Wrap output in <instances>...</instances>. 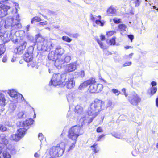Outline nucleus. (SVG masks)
<instances>
[{
  "mask_svg": "<svg viewBox=\"0 0 158 158\" xmlns=\"http://www.w3.org/2000/svg\"><path fill=\"white\" fill-rule=\"evenodd\" d=\"M25 134V130L20 128L17 130V134L11 135V139L17 142L23 137Z\"/></svg>",
  "mask_w": 158,
  "mask_h": 158,
  "instance_id": "9b49d317",
  "label": "nucleus"
},
{
  "mask_svg": "<svg viewBox=\"0 0 158 158\" xmlns=\"http://www.w3.org/2000/svg\"><path fill=\"white\" fill-rule=\"evenodd\" d=\"M66 79L65 80V85L66 87L69 89H71L73 87L75 86V82L73 81V79L72 78H69V76L66 75ZM64 86V85H62Z\"/></svg>",
  "mask_w": 158,
  "mask_h": 158,
  "instance_id": "dca6fc26",
  "label": "nucleus"
},
{
  "mask_svg": "<svg viewBox=\"0 0 158 158\" xmlns=\"http://www.w3.org/2000/svg\"><path fill=\"white\" fill-rule=\"evenodd\" d=\"M30 27V25H27L26 27V31H29V28Z\"/></svg>",
  "mask_w": 158,
  "mask_h": 158,
  "instance_id": "338daca9",
  "label": "nucleus"
},
{
  "mask_svg": "<svg viewBox=\"0 0 158 158\" xmlns=\"http://www.w3.org/2000/svg\"><path fill=\"white\" fill-rule=\"evenodd\" d=\"M109 43L111 45H114L115 44V38H113L110 40Z\"/></svg>",
  "mask_w": 158,
  "mask_h": 158,
  "instance_id": "a19ab883",
  "label": "nucleus"
},
{
  "mask_svg": "<svg viewBox=\"0 0 158 158\" xmlns=\"http://www.w3.org/2000/svg\"><path fill=\"white\" fill-rule=\"evenodd\" d=\"M38 138L40 141L42 143L43 139V135L41 133H39L38 134Z\"/></svg>",
  "mask_w": 158,
  "mask_h": 158,
  "instance_id": "c03bdc74",
  "label": "nucleus"
},
{
  "mask_svg": "<svg viewBox=\"0 0 158 158\" xmlns=\"http://www.w3.org/2000/svg\"><path fill=\"white\" fill-rule=\"evenodd\" d=\"M131 64L132 62H126L123 64V67L130 66L131 65Z\"/></svg>",
  "mask_w": 158,
  "mask_h": 158,
  "instance_id": "de8ad7c7",
  "label": "nucleus"
},
{
  "mask_svg": "<svg viewBox=\"0 0 158 158\" xmlns=\"http://www.w3.org/2000/svg\"><path fill=\"white\" fill-rule=\"evenodd\" d=\"M6 148L8 149V150L12 151L14 150V148L13 146L10 144H8L7 146H6L5 147Z\"/></svg>",
  "mask_w": 158,
  "mask_h": 158,
  "instance_id": "e433bc0d",
  "label": "nucleus"
},
{
  "mask_svg": "<svg viewBox=\"0 0 158 158\" xmlns=\"http://www.w3.org/2000/svg\"><path fill=\"white\" fill-rule=\"evenodd\" d=\"M91 147L92 148L93 152L94 153H97L99 151V148L97 144L95 143Z\"/></svg>",
  "mask_w": 158,
  "mask_h": 158,
  "instance_id": "bb28decb",
  "label": "nucleus"
},
{
  "mask_svg": "<svg viewBox=\"0 0 158 158\" xmlns=\"http://www.w3.org/2000/svg\"><path fill=\"white\" fill-rule=\"evenodd\" d=\"M112 102L110 101H109L107 102V103L106 105V106L107 108L108 107H112Z\"/></svg>",
  "mask_w": 158,
  "mask_h": 158,
  "instance_id": "37998d69",
  "label": "nucleus"
},
{
  "mask_svg": "<svg viewBox=\"0 0 158 158\" xmlns=\"http://www.w3.org/2000/svg\"><path fill=\"white\" fill-rule=\"evenodd\" d=\"M97 41L100 47L101 48H104V46L103 45L101 41H100L98 39H97Z\"/></svg>",
  "mask_w": 158,
  "mask_h": 158,
  "instance_id": "49530a36",
  "label": "nucleus"
},
{
  "mask_svg": "<svg viewBox=\"0 0 158 158\" xmlns=\"http://www.w3.org/2000/svg\"><path fill=\"white\" fill-rule=\"evenodd\" d=\"M35 40L37 42L41 43L44 41V39L41 36L40 34L36 35Z\"/></svg>",
  "mask_w": 158,
  "mask_h": 158,
  "instance_id": "cd10ccee",
  "label": "nucleus"
},
{
  "mask_svg": "<svg viewBox=\"0 0 158 158\" xmlns=\"http://www.w3.org/2000/svg\"><path fill=\"white\" fill-rule=\"evenodd\" d=\"M128 37L131 40V41L132 42L134 39L133 35H128Z\"/></svg>",
  "mask_w": 158,
  "mask_h": 158,
  "instance_id": "4d7b16f0",
  "label": "nucleus"
},
{
  "mask_svg": "<svg viewBox=\"0 0 158 158\" xmlns=\"http://www.w3.org/2000/svg\"><path fill=\"white\" fill-rule=\"evenodd\" d=\"M112 91L114 93L117 95H118L121 93L118 90L115 89H112Z\"/></svg>",
  "mask_w": 158,
  "mask_h": 158,
  "instance_id": "79ce46f5",
  "label": "nucleus"
},
{
  "mask_svg": "<svg viewBox=\"0 0 158 158\" xmlns=\"http://www.w3.org/2000/svg\"><path fill=\"white\" fill-rule=\"evenodd\" d=\"M75 112L78 115H80L83 112V108L80 105H77L75 107Z\"/></svg>",
  "mask_w": 158,
  "mask_h": 158,
  "instance_id": "4be33fe9",
  "label": "nucleus"
},
{
  "mask_svg": "<svg viewBox=\"0 0 158 158\" xmlns=\"http://www.w3.org/2000/svg\"><path fill=\"white\" fill-rule=\"evenodd\" d=\"M66 75L64 74H54L50 81V84L54 86H56L61 84L62 86L65 85V81L66 79Z\"/></svg>",
  "mask_w": 158,
  "mask_h": 158,
  "instance_id": "20e7f679",
  "label": "nucleus"
},
{
  "mask_svg": "<svg viewBox=\"0 0 158 158\" xmlns=\"http://www.w3.org/2000/svg\"><path fill=\"white\" fill-rule=\"evenodd\" d=\"M105 136V135L104 134L100 136H99L97 139V140L98 141H100L102 137H103Z\"/></svg>",
  "mask_w": 158,
  "mask_h": 158,
  "instance_id": "13d9d810",
  "label": "nucleus"
},
{
  "mask_svg": "<svg viewBox=\"0 0 158 158\" xmlns=\"http://www.w3.org/2000/svg\"><path fill=\"white\" fill-rule=\"evenodd\" d=\"M96 131L98 132H103V129L102 127H98Z\"/></svg>",
  "mask_w": 158,
  "mask_h": 158,
  "instance_id": "5fc2aeb1",
  "label": "nucleus"
},
{
  "mask_svg": "<svg viewBox=\"0 0 158 158\" xmlns=\"http://www.w3.org/2000/svg\"><path fill=\"white\" fill-rule=\"evenodd\" d=\"M94 78H91L81 84L79 87V89H82L86 87L88 85H89L90 83H92L94 82Z\"/></svg>",
  "mask_w": 158,
  "mask_h": 158,
  "instance_id": "f3484780",
  "label": "nucleus"
},
{
  "mask_svg": "<svg viewBox=\"0 0 158 158\" xmlns=\"http://www.w3.org/2000/svg\"><path fill=\"white\" fill-rule=\"evenodd\" d=\"M6 130V128L4 126L0 125V130L2 131H4Z\"/></svg>",
  "mask_w": 158,
  "mask_h": 158,
  "instance_id": "09e8293b",
  "label": "nucleus"
},
{
  "mask_svg": "<svg viewBox=\"0 0 158 158\" xmlns=\"http://www.w3.org/2000/svg\"><path fill=\"white\" fill-rule=\"evenodd\" d=\"M151 84L152 85V87H155V86L157 85V83L155 81H153L151 82Z\"/></svg>",
  "mask_w": 158,
  "mask_h": 158,
  "instance_id": "680f3d73",
  "label": "nucleus"
},
{
  "mask_svg": "<svg viewBox=\"0 0 158 158\" xmlns=\"http://www.w3.org/2000/svg\"><path fill=\"white\" fill-rule=\"evenodd\" d=\"M67 118H69V117H70V118H73V114H71V113L70 111H69L68 112L67 114Z\"/></svg>",
  "mask_w": 158,
  "mask_h": 158,
  "instance_id": "3c124183",
  "label": "nucleus"
},
{
  "mask_svg": "<svg viewBox=\"0 0 158 158\" xmlns=\"http://www.w3.org/2000/svg\"><path fill=\"white\" fill-rule=\"evenodd\" d=\"M33 120L31 118L27 119L25 121L23 122L20 123V125L21 127H23L22 128L20 129H24L25 130V133L26 131L29 128V126L32 124L33 122Z\"/></svg>",
  "mask_w": 158,
  "mask_h": 158,
  "instance_id": "2eb2a0df",
  "label": "nucleus"
},
{
  "mask_svg": "<svg viewBox=\"0 0 158 158\" xmlns=\"http://www.w3.org/2000/svg\"><path fill=\"white\" fill-rule=\"evenodd\" d=\"M114 33V32L113 31H109L107 33V35L109 37L112 36Z\"/></svg>",
  "mask_w": 158,
  "mask_h": 158,
  "instance_id": "864d4df0",
  "label": "nucleus"
},
{
  "mask_svg": "<svg viewBox=\"0 0 158 158\" xmlns=\"http://www.w3.org/2000/svg\"><path fill=\"white\" fill-rule=\"evenodd\" d=\"M74 98V95L72 93L69 94L67 96L68 101L70 103H72L73 102Z\"/></svg>",
  "mask_w": 158,
  "mask_h": 158,
  "instance_id": "a878e982",
  "label": "nucleus"
},
{
  "mask_svg": "<svg viewBox=\"0 0 158 158\" xmlns=\"http://www.w3.org/2000/svg\"><path fill=\"white\" fill-rule=\"evenodd\" d=\"M7 61V59L6 57H4L2 59V61L3 62L5 63Z\"/></svg>",
  "mask_w": 158,
  "mask_h": 158,
  "instance_id": "69168bd1",
  "label": "nucleus"
},
{
  "mask_svg": "<svg viewBox=\"0 0 158 158\" xmlns=\"http://www.w3.org/2000/svg\"><path fill=\"white\" fill-rule=\"evenodd\" d=\"M103 89V85L101 84L96 83L94 78V82L90 83L88 90L91 93H98L102 91Z\"/></svg>",
  "mask_w": 158,
  "mask_h": 158,
  "instance_id": "1a4fd4ad",
  "label": "nucleus"
},
{
  "mask_svg": "<svg viewBox=\"0 0 158 158\" xmlns=\"http://www.w3.org/2000/svg\"><path fill=\"white\" fill-rule=\"evenodd\" d=\"M118 28L120 29L121 31L123 32L126 31L127 27L124 24H120L119 25Z\"/></svg>",
  "mask_w": 158,
  "mask_h": 158,
  "instance_id": "7c9ffc66",
  "label": "nucleus"
},
{
  "mask_svg": "<svg viewBox=\"0 0 158 158\" xmlns=\"http://www.w3.org/2000/svg\"><path fill=\"white\" fill-rule=\"evenodd\" d=\"M95 23L101 26H103L104 25V22L101 21L100 20H96Z\"/></svg>",
  "mask_w": 158,
  "mask_h": 158,
  "instance_id": "58836bf2",
  "label": "nucleus"
},
{
  "mask_svg": "<svg viewBox=\"0 0 158 158\" xmlns=\"http://www.w3.org/2000/svg\"><path fill=\"white\" fill-rule=\"evenodd\" d=\"M76 69V63H70L66 66V70L68 72H70L74 71Z\"/></svg>",
  "mask_w": 158,
  "mask_h": 158,
  "instance_id": "aec40b11",
  "label": "nucleus"
},
{
  "mask_svg": "<svg viewBox=\"0 0 158 158\" xmlns=\"http://www.w3.org/2000/svg\"><path fill=\"white\" fill-rule=\"evenodd\" d=\"M47 24V21H45L44 22H40L39 23L38 25L40 26H44L46 25Z\"/></svg>",
  "mask_w": 158,
  "mask_h": 158,
  "instance_id": "8fccbe9b",
  "label": "nucleus"
},
{
  "mask_svg": "<svg viewBox=\"0 0 158 158\" xmlns=\"http://www.w3.org/2000/svg\"><path fill=\"white\" fill-rule=\"evenodd\" d=\"M7 93L11 97L14 98L12 102L15 103L20 102L21 100L23 101L24 99L22 95L15 90H9L7 91Z\"/></svg>",
  "mask_w": 158,
  "mask_h": 158,
  "instance_id": "6e6552de",
  "label": "nucleus"
},
{
  "mask_svg": "<svg viewBox=\"0 0 158 158\" xmlns=\"http://www.w3.org/2000/svg\"><path fill=\"white\" fill-rule=\"evenodd\" d=\"M41 155V152L40 150H39L37 152L34 154V157L36 158L40 157V156Z\"/></svg>",
  "mask_w": 158,
  "mask_h": 158,
  "instance_id": "ea45409f",
  "label": "nucleus"
},
{
  "mask_svg": "<svg viewBox=\"0 0 158 158\" xmlns=\"http://www.w3.org/2000/svg\"><path fill=\"white\" fill-rule=\"evenodd\" d=\"M113 21L115 23H118L121 22V19H119L115 18L113 19Z\"/></svg>",
  "mask_w": 158,
  "mask_h": 158,
  "instance_id": "a18cd8bd",
  "label": "nucleus"
},
{
  "mask_svg": "<svg viewBox=\"0 0 158 158\" xmlns=\"http://www.w3.org/2000/svg\"><path fill=\"white\" fill-rule=\"evenodd\" d=\"M48 58L49 60L55 61V63L56 60L57 59V56L56 54L55 51H52L49 53L48 55Z\"/></svg>",
  "mask_w": 158,
  "mask_h": 158,
  "instance_id": "412c9836",
  "label": "nucleus"
},
{
  "mask_svg": "<svg viewBox=\"0 0 158 158\" xmlns=\"http://www.w3.org/2000/svg\"><path fill=\"white\" fill-rule=\"evenodd\" d=\"M128 100L132 105L136 106L141 102V98L137 94L134 92L130 95Z\"/></svg>",
  "mask_w": 158,
  "mask_h": 158,
  "instance_id": "f8f14e48",
  "label": "nucleus"
},
{
  "mask_svg": "<svg viewBox=\"0 0 158 158\" xmlns=\"http://www.w3.org/2000/svg\"><path fill=\"white\" fill-rule=\"evenodd\" d=\"M4 20H3L2 17H0V28L2 26Z\"/></svg>",
  "mask_w": 158,
  "mask_h": 158,
  "instance_id": "603ef678",
  "label": "nucleus"
},
{
  "mask_svg": "<svg viewBox=\"0 0 158 158\" xmlns=\"http://www.w3.org/2000/svg\"><path fill=\"white\" fill-rule=\"evenodd\" d=\"M65 50L60 46H57L55 49V53H56L57 59L59 57L61 58L62 55L64 53Z\"/></svg>",
  "mask_w": 158,
  "mask_h": 158,
  "instance_id": "a211bd4d",
  "label": "nucleus"
},
{
  "mask_svg": "<svg viewBox=\"0 0 158 158\" xmlns=\"http://www.w3.org/2000/svg\"><path fill=\"white\" fill-rule=\"evenodd\" d=\"M65 147V143L61 142L57 144V146L52 147L48 151V152L51 157H57L61 156L64 151Z\"/></svg>",
  "mask_w": 158,
  "mask_h": 158,
  "instance_id": "7ed1b4c3",
  "label": "nucleus"
},
{
  "mask_svg": "<svg viewBox=\"0 0 158 158\" xmlns=\"http://www.w3.org/2000/svg\"><path fill=\"white\" fill-rule=\"evenodd\" d=\"M6 103V100L5 95L1 91H0V106H4Z\"/></svg>",
  "mask_w": 158,
  "mask_h": 158,
  "instance_id": "6ab92c4d",
  "label": "nucleus"
},
{
  "mask_svg": "<svg viewBox=\"0 0 158 158\" xmlns=\"http://www.w3.org/2000/svg\"><path fill=\"white\" fill-rule=\"evenodd\" d=\"M1 39L3 42L5 43L11 40L14 42H17L18 39L15 34V31L13 32L10 31H7L3 34Z\"/></svg>",
  "mask_w": 158,
  "mask_h": 158,
  "instance_id": "423d86ee",
  "label": "nucleus"
},
{
  "mask_svg": "<svg viewBox=\"0 0 158 158\" xmlns=\"http://www.w3.org/2000/svg\"><path fill=\"white\" fill-rule=\"evenodd\" d=\"M116 12V9L112 6H111L107 10L108 14L110 15H114Z\"/></svg>",
  "mask_w": 158,
  "mask_h": 158,
  "instance_id": "393cba45",
  "label": "nucleus"
},
{
  "mask_svg": "<svg viewBox=\"0 0 158 158\" xmlns=\"http://www.w3.org/2000/svg\"><path fill=\"white\" fill-rule=\"evenodd\" d=\"M62 40L66 42H70L72 40L69 37L66 36H64L62 38Z\"/></svg>",
  "mask_w": 158,
  "mask_h": 158,
  "instance_id": "c9c22d12",
  "label": "nucleus"
},
{
  "mask_svg": "<svg viewBox=\"0 0 158 158\" xmlns=\"http://www.w3.org/2000/svg\"><path fill=\"white\" fill-rule=\"evenodd\" d=\"M156 87H152L148 91V93L150 96L154 95L157 90Z\"/></svg>",
  "mask_w": 158,
  "mask_h": 158,
  "instance_id": "b1692460",
  "label": "nucleus"
},
{
  "mask_svg": "<svg viewBox=\"0 0 158 158\" xmlns=\"http://www.w3.org/2000/svg\"><path fill=\"white\" fill-rule=\"evenodd\" d=\"M73 141V142L71 143L70 145L69 146V148L67 150L68 152H69L71 150H73L75 147V144L76 143L77 140Z\"/></svg>",
  "mask_w": 158,
  "mask_h": 158,
  "instance_id": "c756f323",
  "label": "nucleus"
},
{
  "mask_svg": "<svg viewBox=\"0 0 158 158\" xmlns=\"http://www.w3.org/2000/svg\"><path fill=\"white\" fill-rule=\"evenodd\" d=\"M3 156L4 158H11V155L7 152H4Z\"/></svg>",
  "mask_w": 158,
  "mask_h": 158,
  "instance_id": "4c0bfd02",
  "label": "nucleus"
},
{
  "mask_svg": "<svg viewBox=\"0 0 158 158\" xmlns=\"http://www.w3.org/2000/svg\"><path fill=\"white\" fill-rule=\"evenodd\" d=\"M34 50V48L32 46H30L26 52V53L24 55V60L27 62H29L28 66L31 65L32 67H34L35 64H32L33 62L32 60H33V52Z\"/></svg>",
  "mask_w": 158,
  "mask_h": 158,
  "instance_id": "0eeeda50",
  "label": "nucleus"
},
{
  "mask_svg": "<svg viewBox=\"0 0 158 158\" xmlns=\"http://www.w3.org/2000/svg\"><path fill=\"white\" fill-rule=\"evenodd\" d=\"M15 15L12 18L11 17L6 18L5 21V28H10L11 31L13 32L22 28L19 14L16 13Z\"/></svg>",
  "mask_w": 158,
  "mask_h": 158,
  "instance_id": "f03ea898",
  "label": "nucleus"
},
{
  "mask_svg": "<svg viewBox=\"0 0 158 158\" xmlns=\"http://www.w3.org/2000/svg\"><path fill=\"white\" fill-rule=\"evenodd\" d=\"M9 6L5 5L3 2L0 1V16L4 17L8 14V10L10 9Z\"/></svg>",
  "mask_w": 158,
  "mask_h": 158,
  "instance_id": "ddd939ff",
  "label": "nucleus"
},
{
  "mask_svg": "<svg viewBox=\"0 0 158 158\" xmlns=\"http://www.w3.org/2000/svg\"><path fill=\"white\" fill-rule=\"evenodd\" d=\"M5 51V49L4 44H0V58L1 57V56L4 53Z\"/></svg>",
  "mask_w": 158,
  "mask_h": 158,
  "instance_id": "2f4dec72",
  "label": "nucleus"
},
{
  "mask_svg": "<svg viewBox=\"0 0 158 158\" xmlns=\"http://www.w3.org/2000/svg\"><path fill=\"white\" fill-rule=\"evenodd\" d=\"M27 45L26 42L25 41H22L20 45L18 46L15 49V52L17 54L21 55L24 52L25 49Z\"/></svg>",
  "mask_w": 158,
  "mask_h": 158,
  "instance_id": "4468645a",
  "label": "nucleus"
},
{
  "mask_svg": "<svg viewBox=\"0 0 158 158\" xmlns=\"http://www.w3.org/2000/svg\"><path fill=\"white\" fill-rule=\"evenodd\" d=\"M81 127L76 125L72 127L69 130L68 137L72 140H76L78 136L81 134L80 133Z\"/></svg>",
  "mask_w": 158,
  "mask_h": 158,
  "instance_id": "39448f33",
  "label": "nucleus"
},
{
  "mask_svg": "<svg viewBox=\"0 0 158 158\" xmlns=\"http://www.w3.org/2000/svg\"><path fill=\"white\" fill-rule=\"evenodd\" d=\"M100 38L102 40H105V37L104 35H101L100 36Z\"/></svg>",
  "mask_w": 158,
  "mask_h": 158,
  "instance_id": "0e129e2a",
  "label": "nucleus"
},
{
  "mask_svg": "<svg viewBox=\"0 0 158 158\" xmlns=\"http://www.w3.org/2000/svg\"><path fill=\"white\" fill-rule=\"evenodd\" d=\"M75 74L76 75H78V77H83L85 76V73L84 71H81L79 72H75Z\"/></svg>",
  "mask_w": 158,
  "mask_h": 158,
  "instance_id": "473e14b6",
  "label": "nucleus"
},
{
  "mask_svg": "<svg viewBox=\"0 0 158 158\" xmlns=\"http://www.w3.org/2000/svg\"><path fill=\"white\" fill-rule=\"evenodd\" d=\"M90 19L92 21H94L95 20L96 18L93 16L92 15H91L90 16Z\"/></svg>",
  "mask_w": 158,
  "mask_h": 158,
  "instance_id": "e2e57ef3",
  "label": "nucleus"
},
{
  "mask_svg": "<svg viewBox=\"0 0 158 158\" xmlns=\"http://www.w3.org/2000/svg\"><path fill=\"white\" fill-rule=\"evenodd\" d=\"M0 139L1 140V143L2 145H3L4 147H5L8 144V140L4 137V135H1L0 136Z\"/></svg>",
  "mask_w": 158,
  "mask_h": 158,
  "instance_id": "5701e85b",
  "label": "nucleus"
},
{
  "mask_svg": "<svg viewBox=\"0 0 158 158\" xmlns=\"http://www.w3.org/2000/svg\"><path fill=\"white\" fill-rule=\"evenodd\" d=\"M17 116L19 118H25L26 117V115L23 112L21 111L17 114Z\"/></svg>",
  "mask_w": 158,
  "mask_h": 158,
  "instance_id": "72a5a7b5",
  "label": "nucleus"
},
{
  "mask_svg": "<svg viewBox=\"0 0 158 158\" xmlns=\"http://www.w3.org/2000/svg\"><path fill=\"white\" fill-rule=\"evenodd\" d=\"M42 20L38 16H35L32 18L31 21V23L33 24L34 21L40 22Z\"/></svg>",
  "mask_w": 158,
  "mask_h": 158,
  "instance_id": "f704fd0d",
  "label": "nucleus"
},
{
  "mask_svg": "<svg viewBox=\"0 0 158 158\" xmlns=\"http://www.w3.org/2000/svg\"><path fill=\"white\" fill-rule=\"evenodd\" d=\"M16 108V106L14 103H11L9 105L8 111L10 112H13Z\"/></svg>",
  "mask_w": 158,
  "mask_h": 158,
  "instance_id": "c85d7f7f",
  "label": "nucleus"
},
{
  "mask_svg": "<svg viewBox=\"0 0 158 158\" xmlns=\"http://www.w3.org/2000/svg\"><path fill=\"white\" fill-rule=\"evenodd\" d=\"M104 105V102L99 100H96L92 103L87 110L88 115L90 117L86 116L81 118V121L84 123H90L93 119L98 114V113L102 109V107Z\"/></svg>",
  "mask_w": 158,
  "mask_h": 158,
  "instance_id": "f257e3e1",
  "label": "nucleus"
},
{
  "mask_svg": "<svg viewBox=\"0 0 158 158\" xmlns=\"http://www.w3.org/2000/svg\"><path fill=\"white\" fill-rule=\"evenodd\" d=\"M156 105L158 107V98H157L156 99Z\"/></svg>",
  "mask_w": 158,
  "mask_h": 158,
  "instance_id": "774afa93",
  "label": "nucleus"
},
{
  "mask_svg": "<svg viewBox=\"0 0 158 158\" xmlns=\"http://www.w3.org/2000/svg\"><path fill=\"white\" fill-rule=\"evenodd\" d=\"M71 60V57L69 56H66L64 57L63 56L61 58L59 57L56 60L55 64V66L58 69L61 68L62 65L65 62H69Z\"/></svg>",
  "mask_w": 158,
  "mask_h": 158,
  "instance_id": "9d476101",
  "label": "nucleus"
},
{
  "mask_svg": "<svg viewBox=\"0 0 158 158\" xmlns=\"http://www.w3.org/2000/svg\"><path fill=\"white\" fill-rule=\"evenodd\" d=\"M122 91L124 93V94L125 95L126 97H127V94L126 93V89L125 88H123L122 89Z\"/></svg>",
  "mask_w": 158,
  "mask_h": 158,
  "instance_id": "bf43d9fd",
  "label": "nucleus"
},
{
  "mask_svg": "<svg viewBox=\"0 0 158 158\" xmlns=\"http://www.w3.org/2000/svg\"><path fill=\"white\" fill-rule=\"evenodd\" d=\"M112 135L113 136L117 138L120 139V136L119 135H118L116 134H112Z\"/></svg>",
  "mask_w": 158,
  "mask_h": 158,
  "instance_id": "052dcab7",
  "label": "nucleus"
},
{
  "mask_svg": "<svg viewBox=\"0 0 158 158\" xmlns=\"http://www.w3.org/2000/svg\"><path fill=\"white\" fill-rule=\"evenodd\" d=\"M133 53H131L128 55L125 56L124 57L126 59H127L128 58H131V57L133 56Z\"/></svg>",
  "mask_w": 158,
  "mask_h": 158,
  "instance_id": "6e6d98bb",
  "label": "nucleus"
}]
</instances>
